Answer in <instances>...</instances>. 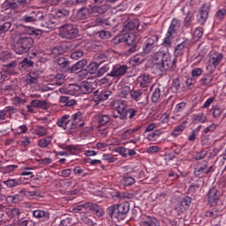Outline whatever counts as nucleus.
Returning <instances> with one entry per match:
<instances>
[{
	"label": "nucleus",
	"mask_w": 226,
	"mask_h": 226,
	"mask_svg": "<svg viewBox=\"0 0 226 226\" xmlns=\"http://www.w3.org/2000/svg\"><path fill=\"white\" fill-rule=\"evenodd\" d=\"M109 10V5L104 4L100 6H94L87 8H83L78 11L77 18L79 20H86L87 19H93V17H98L105 13Z\"/></svg>",
	"instance_id": "f257e3e1"
},
{
	"label": "nucleus",
	"mask_w": 226,
	"mask_h": 226,
	"mask_svg": "<svg viewBox=\"0 0 226 226\" xmlns=\"http://www.w3.org/2000/svg\"><path fill=\"white\" fill-rule=\"evenodd\" d=\"M153 63L161 72H166L170 68L171 64L176 63V60L170 59V54L160 51L154 56Z\"/></svg>",
	"instance_id": "f03ea898"
},
{
	"label": "nucleus",
	"mask_w": 226,
	"mask_h": 226,
	"mask_svg": "<svg viewBox=\"0 0 226 226\" xmlns=\"http://www.w3.org/2000/svg\"><path fill=\"white\" fill-rule=\"evenodd\" d=\"M89 211L95 213L96 216H103V209L94 203H86L84 205H78L73 208L74 213H79V215H87Z\"/></svg>",
	"instance_id": "7ed1b4c3"
},
{
	"label": "nucleus",
	"mask_w": 226,
	"mask_h": 226,
	"mask_svg": "<svg viewBox=\"0 0 226 226\" xmlns=\"http://www.w3.org/2000/svg\"><path fill=\"white\" fill-rule=\"evenodd\" d=\"M128 211H130V203L128 202L115 205L110 216L113 222H121V220H124V215H126Z\"/></svg>",
	"instance_id": "20e7f679"
},
{
	"label": "nucleus",
	"mask_w": 226,
	"mask_h": 226,
	"mask_svg": "<svg viewBox=\"0 0 226 226\" xmlns=\"http://www.w3.org/2000/svg\"><path fill=\"white\" fill-rule=\"evenodd\" d=\"M223 61V54L212 50L208 54V61L207 64V71L209 72V73L215 72L217 66Z\"/></svg>",
	"instance_id": "39448f33"
},
{
	"label": "nucleus",
	"mask_w": 226,
	"mask_h": 226,
	"mask_svg": "<svg viewBox=\"0 0 226 226\" xmlns=\"http://www.w3.org/2000/svg\"><path fill=\"white\" fill-rule=\"evenodd\" d=\"M33 43H34L33 38L21 35L15 47L16 54H26V52H28L29 49L33 47Z\"/></svg>",
	"instance_id": "423d86ee"
},
{
	"label": "nucleus",
	"mask_w": 226,
	"mask_h": 226,
	"mask_svg": "<svg viewBox=\"0 0 226 226\" xmlns=\"http://www.w3.org/2000/svg\"><path fill=\"white\" fill-rule=\"evenodd\" d=\"M114 43H124L126 42L127 45L131 46L130 52H135V34L133 33L125 32V34L117 35L114 40Z\"/></svg>",
	"instance_id": "0eeeda50"
},
{
	"label": "nucleus",
	"mask_w": 226,
	"mask_h": 226,
	"mask_svg": "<svg viewBox=\"0 0 226 226\" xmlns=\"http://www.w3.org/2000/svg\"><path fill=\"white\" fill-rule=\"evenodd\" d=\"M68 15H70V11L66 10V9H59L56 11V17H54L53 19H51L52 15H49V19L47 22H46V27H48L49 29H56V27H57L59 22L57 21V19H66V17H68Z\"/></svg>",
	"instance_id": "6e6552de"
},
{
	"label": "nucleus",
	"mask_w": 226,
	"mask_h": 226,
	"mask_svg": "<svg viewBox=\"0 0 226 226\" xmlns=\"http://www.w3.org/2000/svg\"><path fill=\"white\" fill-rule=\"evenodd\" d=\"M59 33L62 38L72 40L73 38H77V35L79 34V29H77L75 25L66 24L59 28Z\"/></svg>",
	"instance_id": "1a4fd4ad"
},
{
	"label": "nucleus",
	"mask_w": 226,
	"mask_h": 226,
	"mask_svg": "<svg viewBox=\"0 0 226 226\" xmlns=\"http://www.w3.org/2000/svg\"><path fill=\"white\" fill-rule=\"evenodd\" d=\"M213 172V166L207 168V162H197L194 167L193 174L196 177H204Z\"/></svg>",
	"instance_id": "9d476101"
},
{
	"label": "nucleus",
	"mask_w": 226,
	"mask_h": 226,
	"mask_svg": "<svg viewBox=\"0 0 226 226\" xmlns=\"http://www.w3.org/2000/svg\"><path fill=\"white\" fill-rule=\"evenodd\" d=\"M112 108L117 110L121 119H126V102L119 99L112 102Z\"/></svg>",
	"instance_id": "9b49d317"
},
{
	"label": "nucleus",
	"mask_w": 226,
	"mask_h": 226,
	"mask_svg": "<svg viewBox=\"0 0 226 226\" xmlns=\"http://www.w3.org/2000/svg\"><path fill=\"white\" fill-rule=\"evenodd\" d=\"M126 72H128V65L117 64L112 67L111 72L108 75L116 79H121V77L126 75Z\"/></svg>",
	"instance_id": "f8f14e48"
},
{
	"label": "nucleus",
	"mask_w": 226,
	"mask_h": 226,
	"mask_svg": "<svg viewBox=\"0 0 226 226\" xmlns=\"http://www.w3.org/2000/svg\"><path fill=\"white\" fill-rule=\"evenodd\" d=\"M102 63L103 61L91 62L87 66V70H81L79 72V77H81V79H86V76L87 75V72H89L90 73H96V71L100 67V64H102Z\"/></svg>",
	"instance_id": "ddd939ff"
},
{
	"label": "nucleus",
	"mask_w": 226,
	"mask_h": 226,
	"mask_svg": "<svg viewBox=\"0 0 226 226\" xmlns=\"http://www.w3.org/2000/svg\"><path fill=\"white\" fill-rule=\"evenodd\" d=\"M62 94H71V96H79L81 94L80 86L79 85H69L68 87L59 88Z\"/></svg>",
	"instance_id": "4468645a"
},
{
	"label": "nucleus",
	"mask_w": 226,
	"mask_h": 226,
	"mask_svg": "<svg viewBox=\"0 0 226 226\" xmlns=\"http://www.w3.org/2000/svg\"><path fill=\"white\" fill-rule=\"evenodd\" d=\"M220 200V192L216 188H212L208 192V203L210 206L215 207Z\"/></svg>",
	"instance_id": "2eb2a0df"
},
{
	"label": "nucleus",
	"mask_w": 226,
	"mask_h": 226,
	"mask_svg": "<svg viewBox=\"0 0 226 226\" xmlns=\"http://www.w3.org/2000/svg\"><path fill=\"white\" fill-rule=\"evenodd\" d=\"M153 90H154V92L152 94V102L154 103H158V102L162 96V88L160 87V84L154 83L150 87V91H153Z\"/></svg>",
	"instance_id": "dca6fc26"
},
{
	"label": "nucleus",
	"mask_w": 226,
	"mask_h": 226,
	"mask_svg": "<svg viewBox=\"0 0 226 226\" xmlns=\"http://www.w3.org/2000/svg\"><path fill=\"white\" fill-rule=\"evenodd\" d=\"M15 109L11 106H7L4 109L0 110V121H6V119H10L11 117V114H13Z\"/></svg>",
	"instance_id": "f3484780"
},
{
	"label": "nucleus",
	"mask_w": 226,
	"mask_h": 226,
	"mask_svg": "<svg viewBox=\"0 0 226 226\" xmlns=\"http://www.w3.org/2000/svg\"><path fill=\"white\" fill-rule=\"evenodd\" d=\"M138 82L139 83L140 87H147L151 82H153V76L149 74H141L138 78Z\"/></svg>",
	"instance_id": "a211bd4d"
},
{
	"label": "nucleus",
	"mask_w": 226,
	"mask_h": 226,
	"mask_svg": "<svg viewBox=\"0 0 226 226\" xmlns=\"http://www.w3.org/2000/svg\"><path fill=\"white\" fill-rule=\"evenodd\" d=\"M109 96H110V92H95L93 95V100L95 103H100V102L109 100Z\"/></svg>",
	"instance_id": "6ab92c4d"
},
{
	"label": "nucleus",
	"mask_w": 226,
	"mask_h": 226,
	"mask_svg": "<svg viewBox=\"0 0 226 226\" xmlns=\"http://www.w3.org/2000/svg\"><path fill=\"white\" fill-rule=\"evenodd\" d=\"M19 29H22V31H26L27 34H30V36H37L40 37L41 34H43V32L41 29L31 27V26H19Z\"/></svg>",
	"instance_id": "aec40b11"
},
{
	"label": "nucleus",
	"mask_w": 226,
	"mask_h": 226,
	"mask_svg": "<svg viewBox=\"0 0 226 226\" xmlns=\"http://www.w3.org/2000/svg\"><path fill=\"white\" fill-rule=\"evenodd\" d=\"M139 26H140L139 19H133L124 26L123 31L124 33H130V31H135V29H139Z\"/></svg>",
	"instance_id": "412c9836"
},
{
	"label": "nucleus",
	"mask_w": 226,
	"mask_h": 226,
	"mask_svg": "<svg viewBox=\"0 0 226 226\" xmlns=\"http://www.w3.org/2000/svg\"><path fill=\"white\" fill-rule=\"evenodd\" d=\"M35 12H33L31 16L26 15L22 18L23 22H36V20H41L43 19V13L37 12L36 15Z\"/></svg>",
	"instance_id": "4be33fe9"
},
{
	"label": "nucleus",
	"mask_w": 226,
	"mask_h": 226,
	"mask_svg": "<svg viewBox=\"0 0 226 226\" xmlns=\"http://www.w3.org/2000/svg\"><path fill=\"white\" fill-rule=\"evenodd\" d=\"M208 15L209 11H207V7L202 6L198 14V22H200V24H206Z\"/></svg>",
	"instance_id": "5701e85b"
},
{
	"label": "nucleus",
	"mask_w": 226,
	"mask_h": 226,
	"mask_svg": "<svg viewBox=\"0 0 226 226\" xmlns=\"http://www.w3.org/2000/svg\"><path fill=\"white\" fill-rule=\"evenodd\" d=\"M179 27H181V22L177 19H173L168 29V33L176 35V33L179 31Z\"/></svg>",
	"instance_id": "b1692460"
},
{
	"label": "nucleus",
	"mask_w": 226,
	"mask_h": 226,
	"mask_svg": "<svg viewBox=\"0 0 226 226\" xmlns=\"http://www.w3.org/2000/svg\"><path fill=\"white\" fill-rule=\"evenodd\" d=\"M141 226H158V222H156V219L144 215L141 219Z\"/></svg>",
	"instance_id": "393cba45"
},
{
	"label": "nucleus",
	"mask_w": 226,
	"mask_h": 226,
	"mask_svg": "<svg viewBox=\"0 0 226 226\" xmlns=\"http://www.w3.org/2000/svg\"><path fill=\"white\" fill-rule=\"evenodd\" d=\"M186 124H188V122L184 121L182 124H180L178 126H177L173 130V132H171V135H173L174 137H177L181 135V133L185 132V129L186 128Z\"/></svg>",
	"instance_id": "a878e982"
},
{
	"label": "nucleus",
	"mask_w": 226,
	"mask_h": 226,
	"mask_svg": "<svg viewBox=\"0 0 226 226\" xmlns=\"http://www.w3.org/2000/svg\"><path fill=\"white\" fill-rule=\"evenodd\" d=\"M87 64V60L83 59L76 63L74 65H72L70 69L69 72L71 73H73V72H77V70H81V68H84Z\"/></svg>",
	"instance_id": "bb28decb"
},
{
	"label": "nucleus",
	"mask_w": 226,
	"mask_h": 226,
	"mask_svg": "<svg viewBox=\"0 0 226 226\" xmlns=\"http://www.w3.org/2000/svg\"><path fill=\"white\" fill-rule=\"evenodd\" d=\"M158 41V36H152L147 39L146 46L144 48L145 52H149L151 49H153V45H154V42Z\"/></svg>",
	"instance_id": "cd10ccee"
},
{
	"label": "nucleus",
	"mask_w": 226,
	"mask_h": 226,
	"mask_svg": "<svg viewBox=\"0 0 226 226\" xmlns=\"http://www.w3.org/2000/svg\"><path fill=\"white\" fill-rule=\"evenodd\" d=\"M81 94H87V93H91L93 91V87L91 83L87 81H83L82 85L79 86Z\"/></svg>",
	"instance_id": "c85d7f7f"
},
{
	"label": "nucleus",
	"mask_w": 226,
	"mask_h": 226,
	"mask_svg": "<svg viewBox=\"0 0 226 226\" xmlns=\"http://www.w3.org/2000/svg\"><path fill=\"white\" fill-rule=\"evenodd\" d=\"M185 49H186V42L178 44L174 50L175 56L179 57V56H183L185 54Z\"/></svg>",
	"instance_id": "c756f323"
},
{
	"label": "nucleus",
	"mask_w": 226,
	"mask_h": 226,
	"mask_svg": "<svg viewBox=\"0 0 226 226\" xmlns=\"http://www.w3.org/2000/svg\"><path fill=\"white\" fill-rule=\"evenodd\" d=\"M213 79H215L213 75L207 74L204 76V78H201L200 79V82L202 86H207V87H210L211 83L213 82Z\"/></svg>",
	"instance_id": "7c9ffc66"
},
{
	"label": "nucleus",
	"mask_w": 226,
	"mask_h": 226,
	"mask_svg": "<svg viewBox=\"0 0 226 226\" xmlns=\"http://www.w3.org/2000/svg\"><path fill=\"white\" fill-rule=\"evenodd\" d=\"M193 123H206L207 121V117L204 113H198L192 116Z\"/></svg>",
	"instance_id": "2f4dec72"
},
{
	"label": "nucleus",
	"mask_w": 226,
	"mask_h": 226,
	"mask_svg": "<svg viewBox=\"0 0 226 226\" xmlns=\"http://www.w3.org/2000/svg\"><path fill=\"white\" fill-rule=\"evenodd\" d=\"M175 34H171L170 32H167L163 41H162V45L164 47H171L172 46V39L174 38Z\"/></svg>",
	"instance_id": "473e14b6"
},
{
	"label": "nucleus",
	"mask_w": 226,
	"mask_h": 226,
	"mask_svg": "<svg viewBox=\"0 0 226 226\" xmlns=\"http://www.w3.org/2000/svg\"><path fill=\"white\" fill-rule=\"evenodd\" d=\"M131 98L134 100V102H140V100H142V91L132 89Z\"/></svg>",
	"instance_id": "72a5a7b5"
},
{
	"label": "nucleus",
	"mask_w": 226,
	"mask_h": 226,
	"mask_svg": "<svg viewBox=\"0 0 226 226\" xmlns=\"http://www.w3.org/2000/svg\"><path fill=\"white\" fill-rule=\"evenodd\" d=\"M64 52H66V49L63 46H57L55 47L52 50H51V55L56 57L57 56H62V54H64Z\"/></svg>",
	"instance_id": "f704fd0d"
},
{
	"label": "nucleus",
	"mask_w": 226,
	"mask_h": 226,
	"mask_svg": "<svg viewBox=\"0 0 226 226\" xmlns=\"http://www.w3.org/2000/svg\"><path fill=\"white\" fill-rule=\"evenodd\" d=\"M26 84H36L38 82V74L34 72H30L26 75Z\"/></svg>",
	"instance_id": "c9c22d12"
},
{
	"label": "nucleus",
	"mask_w": 226,
	"mask_h": 226,
	"mask_svg": "<svg viewBox=\"0 0 226 226\" xmlns=\"http://www.w3.org/2000/svg\"><path fill=\"white\" fill-rule=\"evenodd\" d=\"M69 119H70L69 115L64 116L60 120L57 121L56 123L57 126H59L60 128H66V126L68 125V123H70Z\"/></svg>",
	"instance_id": "e433bc0d"
},
{
	"label": "nucleus",
	"mask_w": 226,
	"mask_h": 226,
	"mask_svg": "<svg viewBox=\"0 0 226 226\" xmlns=\"http://www.w3.org/2000/svg\"><path fill=\"white\" fill-rule=\"evenodd\" d=\"M56 63L58 64V66H60V68H62V70L64 72V70H68V64H70V62L68 60H66V58L64 57H59L56 60Z\"/></svg>",
	"instance_id": "4c0bfd02"
},
{
	"label": "nucleus",
	"mask_w": 226,
	"mask_h": 226,
	"mask_svg": "<svg viewBox=\"0 0 226 226\" xmlns=\"http://www.w3.org/2000/svg\"><path fill=\"white\" fill-rule=\"evenodd\" d=\"M11 130L14 132V135H22V133H26L27 132V125H19L18 127H14Z\"/></svg>",
	"instance_id": "58836bf2"
},
{
	"label": "nucleus",
	"mask_w": 226,
	"mask_h": 226,
	"mask_svg": "<svg viewBox=\"0 0 226 226\" xmlns=\"http://www.w3.org/2000/svg\"><path fill=\"white\" fill-rule=\"evenodd\" d=\"M122 183L124 186H132V185L135 183V178L133 177L125 175L123 177Z\"/></svg>",
	"instance_id": "ea45409f"
},
{
	"label": "nucleus",
	"mask_w": 226,
	"mask_h": 226,
	"mask_svg": "<svg viewBox=\"0 0 226 226\" xmlns=\"http://www.w3.org/2000/svg\"><path fill=\"white\" fill-rule=\"evenodd\" d=\"M98 119V123L99 124H101V126H105V124H107V123L110 122V117H109V115H99L97 117Z\"/></svg>",
	"instance_id": "a19ab883"
},
{
	"label": "nucleus",
	"mask_w": 226,
	"mask_h": 226,
	"mask_svg": "<svg viewBox=\"0 0 226 226\" xmlns=\"http://www.w3.org/2000/svg\"><path fill=\"white\" fill-rule=\"evenodd\" d=\"M52 142V136H49L47 138L41 139L38 142L39 147H47L48 146H50V143Z\"/></svg>",
	"instance_id": "79ce46f5"
},
{
	"label": "nucleus",
	"mask_w": 226,
	"mask_h": 226,
	"mask_svg": "<svg viewBox=\"0 0 226 226\" xmlns=\"http://www.w3.org/2000/svg\"><path fill=\"white\" fill-rule=\"evenodd\" d=\"M7 204H17L20 200V195L15 194L5 198Z\"/></svg>",
	"instance_id": "37998d69"
},
{
	"label": "nucleus",
	"mask_w": 226,
	"mask_h": 226,
	"mask_svg": "<svg viewBox=\"0 0 226 226\" xmlns=\"http://www.w3.org/2000/svg\"><path fill=\"white\" fill-rule=\"evenodd\" d=\"M62 149H65V151H67V153L69 154H75L77 153V151L79 150V147H76L73 145H68V146L62 147Z\"/></svg>",
	"instance_id": "c03bdc74"
},
{
	"label": "nucleus",
	"mask_w": 226,
	"mask_h": 226,
	"mask_svg": "<svg viewBox=\"0 0 226 226\" xmlns=\"http://www.w3.org/2000/svg\"><path fill=\"white\" fill-rule=\"evenodd\" d=\"M102 160L104 162H108V163H114L115 162H117V158L110 154H104L102 155Z\"/></svg>",
	"instance_id": "a18cd8bd"
},
{
	"label": "nucleus",
	"mask_w": 226,
	"mask_h": 226,
	"mask_svg": "<svg viewBox=\"0 0 226 226\" xmlns=\"http://www.w3.org/2000/svg\"><path fill=\"white\" fill-rule=\"evenodd\" d=\"M115 153H118V154H121L124 158L128 157V148L123 147H118L115 148Z\"/></svg>",
	"instance_id": "49530a36"
},
{
	"label": "nucleus",
	"mask_w": 226,
	"mask_h": 226,
	"mask_svg": "<svg viewBox=\"0 0 226 226\" xmlns=\"http://www.w3.org/2000/svg\"><path fill=\"white\" fill-rule=\"evenodd\" d=\"M129 94H132V88L128 86L124 87L121 89L120 97L127 98Z\"/></svg>",
	"instance_id": "de8ad7c7"
},
{
	"label": "nucleus",
	"mask_w": 226,
	"mask_h": 226,
	"mask_svg": "<svg viewBox=\"0 0 226 226\" xmlns=\"http://www.w3.org/2000/svg\"><path fill=\"white\" fill-rule=\"evenodd\" d=\"M8 59H11V53H10V51L6 50L0 52V61L5 63Z\"/></svg>",
	"instance_id": "09e8293b"
},
{
	"label": "nucleus",
	"mask_w": 226,
	"mask_h": 226,
	"mask_svg": "<svg viewBox=\"0 0 226 226\" xmlns=\"http://www.w3.org/2000/svg\"><path fill=\"white\" fill-rule=\"evenodd\" d=\"M39 105H40V100H33L31 102V105H28L26 107L27 109V112H34V110L33 109V107L35 108V109H39Z\"/></svg>",
	"instance_id": "8fccbe9b"
},
{
	"label": "nucleus",
	"mask_w": 226,
	"mask_h": 226,
	"mask_svg": "<svg viewBox=\"0 0 226 226\" xmlns=\"http://www.w3.org/2000/svg\"><path fill=\"white\" fill-rule=\"evenodd\" d=\"M223 112V110H222V109H220L218 106H214L212 108V114L213 117L216 119L218 117H220V116H222V113Z\"/></svg>",
	"instance_id": "3c124183"
},
{
	"label": "nucleus",
	"mask_w": 226,
	"mask_h": 226,
	"mask_svg": "<svg viewBox=\"0 0 226 226\" xmlns=\"http://www.w3.org/2000/svg\"><path fill=\"white\" fill-rule=\"evenodd\" d=\"M192 22H193V14H192V12H188L186 14V17L185 18V27H189V26H192Z\"/></svg>",
	"instance_id": "603ef678"
},
{
	"label": "nucleus",
	"mask_w": 226,
	"mask_h": 226,
	"mask_svg": "<svg viewBox=\"0 0 226 226\" xmlns=\"http://www.w3.org/2000/svg\"><path fill=\"white\" fill-rule=\"evenodd\" d=\"M75 222L72 217H67L61 221L60 226H73Z\"/></svg>",
	"instance_id": "864d4df0"
},
{
	"label": "nucleus",
	"mask_w": 226,
	"mask_h": 226,
	"mask_svg": "<svg viewBox=\"0 0 226 226\" xmlns=\"http://www.w3.org/2000/svg\"><path fill=\"white\" fill-rule=\"evenodd\" d=\"M185 109H186V102H179L175 106V112L176 114H179V112H183Z\"/></svg>",
	"instance_id": "5fc2aeb1"
},
{
	"label": "nucleus",
	"mask_w": 226,
	"mask_h": 226,
	"mask_svg": "<svg viewBox=\"0 0 226 226\" xmlns=\"http://www.w3.org/2000/svg\"><path fill=\"white\" fill-rule=\"evenodd\" d=\"M7 215L11 216V218H13L15 216H19L20 215V209L19 208H9L7 210Z\"/></svg>",
	"instance_id": "6e6d98bb"
},
{
	"label": "nucleus",
	"mask_w": 226,
	"mask_h": 226,
	"mask_svg": "<svg viewBox=\"0 0 226 226\" xmlns=\"http://www.w3.org/2000/svg\"><path fill=\"white\" fill-rule=\"evenodd\" d=\"M135 132H137V130L135 129H129L125 131L122 135V139H124V140H126L127 139H130V137L133 136V133H135Z\"/></svg>",
	"instance_id": "4d7b16f0"
},
{
	"label": "nucleus",
	"mask_w": 226,
	"mask_h": 226,
	"mask_svg": "<svg viewBox=\"0 0 226 226\" xmlns=\"http://www.w3.org/2000/svg\"><path fill=\"white\" fill-rule=\"evenodd\" d=\"M216 128H218V124H212L209 126H207V128L204 129L203 133L207 134V133H213V132H215V130H216Z\"/></svg>",
	"instance_id": "13d9d810"
},
{
	"label": "nucleus",
	"mask_w": 226,
	"mask_h": 226,
	"mask_svg": "<svg viewBox=\"0 0 226 226\" xmlns=\"http://www.w3.org/2000/svg\"><path fill=\"white\" fill-rule=\"evenodd\" d=\"M10 27H11V23L5 22L3 25H0V34H3V33H6L10 30Z\"/></svg>",
	"instance_id": "bf43d9fd"
},
{
	"label": "nucleus",
	"mask_w": 226,
	"mask_h": 226,
	"mask_svg": "<svg viewBox=\"0 0 226 226\" xmlns=\"http://www.w3.org/2000/svg\"><path fill=\"white\" fill-rule=\"evenodd\" d=\"M190 200H182L180 202V210L181 211H186V209H188V207H190Z\"/></svg>",
	"instance_id": "052dcab7"
},
{
	"label": "nucleus",
	"mask_w": 226,
	"mask_h": 226,
	"mask_svg": "<svg viewBox=\"0 0 226 226\" xmlns=\"http://www.w3.org/2000/svg\"><path fill=\"white\" fill-rule=\"evenodd\" d=\"M72 121H74V123H79V121H82V119H84V117L82 116V112L78 111L77 113H74L72 116Z\"/></svg>",
	"instance_id": "680f3d73"
},
{
	"label": "nucleus",
	"mask_w": 226,
	"mask_h": 226,
	"mask_svg": "<svg viewBox=\"0 0 226 226\" xmlns=\"http://www.w3.org/2000/svg\"><path fill=\"white\" fill-rule=\"evenodd\" d=\"M82 56H84V51L76 50V51L72 53L71 58L77 61V59H80V57H82Z\"/></svg>",
	"instance_id": "e2e57ef3"
},
{
	"label": "nucleus",
	"mask_w": 226,
	"mask_h": 226,
	"mask_svg": "<svg viewBox=\"0 0 226 226\" xmlns=\"http://www.w3.org/2000/svg\"><path fill=\"white\" fill-rule=\"evenodd\" d=\"M4 185H6L8 188H13V186H17V185H19V181H17V179H9L4 181Z\"/></svg>",
	"instance_id": "0e129e2a"
},
{
	"label": "nucleus",
	"mask_w": 226,
	"mask_h": 226,
	"mask_svg": "<svg viewBox=\"0 0 226 226\" xmlns=\"http://www.w3.org/2000/svg\"><path fill=\"white\" fill-rule=\"evenodd\" d=\"M112 34L109 31H101L99 32V37L102 38V40H109V38H111Z\"/></svg>",
	"instance_id": "69168bd1"
},
{
	"label": "nucleus",
	"mask_w": 226,
	"mask_h": 226,
	"mask_svg": "<svg viewBox=\"0 0 226 226\" xmlns=\"http://www.w3.org/2000/svg\"><path fill=\"white\" fill-rule=\"evenodd\" d=\"M45 215H47V213L43 210H34L33 212V216H34V218H43Z\"/></svg>",
	"instance_id": "338daca9"
},
{
	"label": "nucleus",
	"mask_w": 226,
	"mask_h": 226,
	"mask_svg": "<svg viewBox=\"0 0 226 226\" xmlns=\"http://www.w3.org/2000/svg\"><path fill=\"white\" fill-rule=\"evenodd\" d=\"M202 75V69L200 68H194L192 71V79H196V77H200Z\"/></svg>",
	"instance_id": "774afa93"
}]
</instances>
